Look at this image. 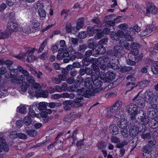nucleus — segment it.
<instances>
[{"instance_id":"nucleus-1","label":"nucleus","mask_w":158,"mask_h":158,"mask_svg":"<svg viewBox=\"0 0 158 158\" xmlns=\"http://www.w3.org/2000/svg\"><path fill=\"white\" fill-rule=\"evenodd\" d=\"M93 75H92L91 77H87L84 82V85L87 88V89L85 88L78 89L77 91V95H82L86 98H89L91 96L93 95V93L91 91V90L93 89L94 88L93 80H91V78L93 77Z\"/></svg>"},{"instance_id":"nucleus-2","label":"nucleus","mask_w":158,"mask_h":158,"mask_svg":"<svg viewBox=\"0 0 158 158\" xmlns=\"http://www.w3.org/2000/svg\"><path fill=\"white\" fill-rule=\"evenodd\" d=\"M41 86L38 83H35L31 87V89L29 90L28 93L30 94H37L38 96L44 98H47L48 95V93L47 90H43L41 89Z\"/></svg>"},{"instance_id":"nucleus-3","label":"nucleus","mask_w":158,"mask_h":158,"mask_svg":"<svg viewBox=\"0 0 158 158\" xmlns=\"http://www.w3.org/2000/svg\"><path fill=\"white\" fill-rule=\"evenodd\" d=\"M141 110L140 108L137 107L136 105L133 103H131L126 107V111L130 115V119L133 123L134 122H137L135 116L139 114Z\"/></svg>"},{"instance_id":"nucleus-4","label":"nucleus","mask_w":158,"mask_h":158,"mask_svg":"<svg viewBox=\"0 0 158 158\" xmlns=\"http://www.w3.org/2000/svg\"><path fill=\"white\" fill-rule=\"evenodd\" d=\"M131 123L132 125L131 127L129 130L130 135L133 137H135L139 133L141 132L143 130V126L141 124L139 123V122H134L133 123L131 120Z\"/></svg>"},{"instance_id":"nucleus-5","label":"nucleus","mask_w":158,"mask_h":158,"mask_svg":"<svg viewBox=\"0 0 158 158\" xmlns=\"http://www.w3.org/2000/svg\"><path fill=\"white\" fill-rule=\"evenodd\" d=\"M101 79L105 82L109 83L115 77V74L112 72L108 71L106 74L102 73L100 75Z\"/></svg>"},{"instance_id":"nucleus-6","label":"nucleus","mask_w":158,"mask_h":158,"mask_svg":"<svg viewBox=\"0 0 158 158\" xmlns=\"http://www.w3.org/2000/svg\"><path fill=\"white\" fill-rule=\"evenodd\" d=\"M144 98L145 101L149 104H151L152 101L154 102L157 98V96L155 95L150 90H147L144 93Z\"/></svg>"},{"instance_id":"nucleus-7","label":"nucleus","mask_w":158,"mask_h":158,"mask_svg":"<svg viewBox=\"0 0 158 158\" xmlns=\"http://www.w3.org/2000/svg\"><path fill=\"white\" fill-rule=\"evenodd\" d=\"M6 30L10 35L14 31L18 30V25L13 21H10L7 23V27Z\"/></svg>"},{"instance_id":"nucleus-8","label":"nucleus","mask_w":158,"mask_h":158,"mask_svg":"<svg viewBox=\"0 0 158 158\" xmlns=\"http://www.w3.org/2000/svg\"><path fill=\"white\" fill-rule=\"evenodd\" d=\"M124 35V32L121 30H119L117 31H111L110 36L113 40L116 41H118L120 38V36Z\"/></svg>"},{"instance_id":"nucleus-9","label":"nucleus","mask_w":158,"mask_h":158,"mask_svg":"<svg viewBox=\"0 0 158 158\" xmlns=\"http://www.w3.org/2000/svg\"><path fill=\"white\" fill-rule=\"evenodd\" d=\"M139 114L140 116L138 118L139 120L138 121L139 122L141 121L145 125L148 124L150 120L149 117L148 115H146V113L142 110L140 111Z\"/></svg>"},{"instance_id":"nucleus-10","label":"nucleus","mask_w":158,"mask_h":158,"mask_svg":"<svg viewBox=\"0 0 158 158\" xmlns=\"http://www.w3.org/2000/svg\"><path fill=\"white\" fill-rule=\"evenodd\" d=\"M139 94H138L137 95L135 96L133 99V100L135 102V105H136L139 108L143 107L145 106L144 99L142 97H138Z\"/></svg>"},{"instance_id":"nucleus-11","label":"nucleus","mask_w":158,"mask_h":158,"mask_svg":"<svg viewBox=\"0 0 158 158\" xmlns=\"http://www.w3.org/2000/svg\"><path fill=\"white\" fill-rule=\"evenodd\" d=\"M52 97L54 99H58L60 97L73 99L75 97V94L73 93H71L69 94L67 93H64L62 94L61 95L58 94H53Z\"/></svg>"},{"instance_id":"nucleus-12","label":"nucleus","mask_w":158,"mask_h":158,"mask_svg":"<svg viewBox=\"0 0 158 158\" xmlns=\"http://www.w3.org/2000/svg\"><path fill=\"white\" fill-rule=\"evenodd\" d=\"M122 49L119 45L115 46L113 50H110L107 52L108 55L111 56H118L121 52Z\"/></svg>"},{"instance_id":"nucleus-13","label":"nucleus","mask_w":158,"mask_h":158,"mask_svg":"<svg viewBox=\"0 0 158 158\" xmlns=\"http://www.w3.org/2000/svg\"><path fill=\"white\" fill-rule=\"evenodd\" d=\"M7 152L9 150L8 145L6 143L5 139L2 137L0 138V152Z\"/></svg>"},{"instance_id":"nucleus-14","label":"nucleus","mask_w":158,"mask_h":158,"mask_svg":"<svg viewBox=\"0 0 158 158\" xmlns=\"http://www.w3.org/2000/svg\"><path fill=\"white\" fill-rule=\"evenodd\" d=\"M148 7L146 9V14L147 15L150 14V13L153 14H157L158 12V10L154 4L152 3L149 4L148 6Z\"/></svg>"},{"instance_id":"nucleus-15","label":"nucleus","mask_w":158,"mask_h":158,"mask_svg":"<svg viewBox=\"0 0 158 158\" xmlns=\"http://www.w3.org/2000/svg\"><path fill=\"white\" fill-rule=\"evenodd\" d=\"M154 26L152 24H148L146 27L145 30L142 31L140 33L142 36H144L147 35L151 33L153 31V28Z\"/></svg>"},{"instance_id":"nucleus-16","label":"nucleus","mask_w":158,"mask_h":158,"mask_svg":"<svg viewBox=\"0 0 158 158\" xmlns=\"http://www.w3.org/2000/svg\"><path fill=\"white\" fill-rule=\"evenodd\" d=\"M30 24L33 25L32 27V32L34 33L40 30V23L37 21L33 20L30 21Z\"/></svg>"},{"instance_id":"nucleus-17","label":"nucleus","mask_w":158,"mask_h":158,"mask_svg":"<svg viewBox=\"0 0 158 158\" xmlns=\"http://www.w3.org/2000/svg\"><path fill=\"white\" fill-rule=\"evenodd\" d=\"M115 15L114 14H111L109 15H107L105 17V19L106 21L105 23L110 26H115V23L114 20H110L114 18Z\"/></svg>"},{"instance_id":"nucleus-18","label":"nucleus","mask_w":158,"mask_h":158,"mask_svg":"<svg viewBox=\"0 0 158 158\" xmlns=\"http://www.w3.org/2000/svg\"><path fill=\"white\" fill-rule=\"evenodd\" d=\"M109 130L110 133L113 135H116L118 134L120 131V130L114 124L111 125L110 126Z\"/></svg>"},{"instance_id":"nucleus-19","label":"nucleus","mask_w":158,"mask_h":158,"mask_svg":"<svg viewBox=\"0 0 158 158\" xmlns=\"http://www.w3.org/2000/svg\"><path fill=\"white\" fill-rule=\"evenodd\" d=\"M119 127L123 130H126L128 125L127 120L125 119H122L118 123Z\"/></svg>"},{"instance_id":"nucleus-20","label":"nucleus","mask_w":158,"mask_h":158,"mask_svg":"<svg viewBox=\"0 0 158 158\" xmlns=\"http://www.w3.org/2000/svg\"><path fill=\"white\" fill-rule=\"evenodd\" d=\"M81 95L80 97L79 96L77 98H75L73 100V102L76 105H79L80 107L82 106L84 104V99L82 96H83L82 95Z\"/></svg>"},{"instance_id":"nucleus-21","label":"nucleus","mask_w":158,"mask_h":158,"mask_svg":"<svg viewBox=\"0 0 158 158\" xmlns=\"http://www.w3.org/2000/svg\"><path fill=\"white\" fill-rule=\"evenodd\" d=\"M20 86L19 89H21V94H23L26 91L28 88V91L29 90H30L31 89H31L30 88V86H29L28 87V85L27 83L26 82H24L21 84L20 85H19Z\"/></svg>"},{"instance_id":"nucleus-22","label":"nucleus","mask_w":158,"mask_h":158,"mask_svg":"<svg viewBox=\"0 0 158 158\" xmlns=\"http://www.w3.org/2000/svg\"><path fill=\"white\" fill-rule=\"evenodd\" d=\"M149 126L153 129H156L158 127V117L152 118L149 124Z\"/></svg>"},{"instance_id":"nucleus-23","label":"nucleus","mask_w":158,"mask_h":158,"mask_svg":"<svg viewBox=\"0 0 158 158\" xmlns=\"http://www.w3.org/2000/svg\"><path fill=\"white\" fill-rule=\"evenodd\" d=\"M145 129L143 127V130H142L141 131V138L144 139H150L151 138V135L150 133L149 132H145Z\"/></svg>"},{"instance_id":"nucleus-24","label":"nucleus","mask_w":158,"mask_h":158,"mask_svg":"<svg viewBox=\"0 0 158 158\" xmlns=\"http://www.w3.org/2000/svg\"><path fill=\"white\" fill-rule=\"evenodd\" d=\"M65 80V76H63L62 75L60 74L58 75V78L53 77L52 78L53 82L57 84L60 83L61 81H64Z\"/></svg>"},{"instance_id":"nucleus-25","label":"nucleus","mask_w":158,"mask_h":158,"mask_svg":"<svg viewBox=\"0 0 158 158\" xmlns=\"http://www.w3.org/2000/svg\"><path fill=\"white\" fill-rule=\"evenodd\" d=\"M135 83L134 82H129L126 85V89L127 90L125 92V94L128 92L132 91L133 89L136 86L135 85Z\"/></svg>"},{"instance_id":"nucleus-26","label":"nucleus","mask_w":158,"mask_h":158,"mask_svg":"<svg viewBox=\"0 0 158 158\" xmlns=\"http://www.w3.org/2000/svg\"><path fill=\"white\" fill-rule=\"evenodd\" d=\"M84 18L79 19L77 20V23L76 27V30L77 31L79 30L80 28L83 27L84 24Z\"/></svg>"},{"instance_id":"nucleus-27","label":"nucleus","mask_w":158,"mask_h":158,"mask_svg":"<svg viewBox=\"0 0 158 158\" xmlns=\"http://www.w3.org/2000/svg\"><path fill=\"white\" fill-rule=\"evenodd\" d=\"M87 47L90 49L94 48L97 46L98 44L94 41V40L89 39L88 41Z\"/></svg>"},{"instance_id":"nucleus-28","label":"nucleus","mask_w":158,"mask_h":158,"mask_svg":"<svg viewBox=\"0 0 158 158\" xmlns=\"http://www.w3.org/2000/svg\"><path fill=\"white\" fill-rule=\"evenodd\" d=\"M151 70L153 74H156L158 73V61L152 65Z\"/></svg>"},{"instance_id":"nucleus-29","label":"nucleus","mask_w":158,"mask_h":158,"mask_svg":"<svg viewBox=\"0 0 158 158\" xmlns=\"http://www.w3.org/2000/svg\"><path fill=\"white\" fill-rule=\"evenodd\" d=\"M96 25H94L93 27H88L87 28V31L88 35L89 36H92L94 32V31H96L97 29H95Z\"/></svg>"},{"instance_id":"nucleus-30","label":"nucleus","mask_w":158,"mask_h":158,"mask_svg":"<svg viewBox=\"0 0 158 158\" xmlns=\"http://www.w3.org/2000/svg\"><path fill=\"white\" fill-rule=\"evenodd\" d=\"M93 84L94 88H100L102 85L101 81L97 78L93 81Z\"/></svg>"},{"instance_id":"nucleus-31","label":"nucleus","mask_w":158,"mask_h":158,"mask_svg":"<svg viewBox=\"0 0 158 158\" xmlns=\"http://www.w3.org/2000/svg\"><path fill=\"white\" fill-rule=\"evenodd\" d=\"M47 102H40L39 104V106L38 107L40 110H46L47 108Z\"/></svg>"},{"instance_id":"nucleus-32","label":"nucleus","mask_w":158,"mask_h":158,"mask_svg":"<svg viewBox=\"0 0 158 158\" xmlns=\"http://www.w3.org/2000/svg\"><path fill=\"white\" fill-rule=\"evenodd\" d=\"M46 114L47 113L44 112V111H42L40 114L44 122L45 123H47L49 120V117L46 115Z\"/></svg>"},{"instance_id":"nucleus-33","label":"nucleus","mask_w":158,"mask_h":158,"mask_svg":"<svg viewBox=\"0 0 158 158\" xmlns=\"http://www.w3.org/2000/svg\"><path fill=\"white\" fill-rule=\"evenodd\" d=\"M97 34L95 36V38L96 40H98L103 37L104 36V34L102 30H99L97 29Z\"/></svg>"},{"instance_id":"nucleus-34","label":"nucleus","mask_w":158,"mask_h":158,"mask_svg":"<svg viewBox=\"0 0 158 158\" xmlns=\"http://www.w3.org/2000/svg\"><path fill=\"white\" fill-rule=\"evenodd\" d=\"M142 150L144 153L150 154V153L152 150V148L150 147L147 144L143 147Z\"/></svg>"},{"instance_id":"nucleus-35","label":"nucleus","mask_w":158,"mask_h":158,"mask_svg":"<svg viewBox=\"0 0 158 158\" xmlns=\"http://www.w3.org/2000/svg\"><path fill=\"white\" fill-rule=\"evenodd\" d=\"M38 13L40 17L45 18L46 17V13L43 8L40 7L38 10Z\"/></svg>"},{"instance_id":"nucleus-36","label":"nucleus","mask_w":158,"mask_h":158,"mask_svg":"<svg viewBox=\"0 0 158 158\" xmlns=\"http://www.w3.org/2000/svg\"><path fill=\"white\" fill-rule=\"evenodd\" d=\"M17 68L19 71L23 73L24 76L26 77L29 76V73L26 70L24 69L20 65H18Z\"/></svg>"},{"instance_id":"nucleus-37","label":"nucleus","mask_w":158,"mask_h":158,"mask_svg":"<svg viewBox=\"0 0 158 158\" xmlns=\"http://www.w3.org/2000/svg\"><path fill=\"white\" fill-rule=\"evenodd\" d=\"M26 133L30 136L33 137L35 136L37 134L36 131L34 129L27 130Z\"/></svg>"},{"instance_id":"nucleus-38","label":"nucleus","mask_w":158,"mask_h":158,"mask_svg":"<svg viewBox=\"0 0 158 158\" xmlns=\"http://www.w3.org/2000/svg\"><path fill=\"white\" fill-rule=\"evenodd\" d=\"M135 137H131L130 138V139L129 141V143L131 144L132 146H133V148L132 149L131 151H132L133 149L136 147L137 145L136 143V140L135 139Z\"/></svg>"},{"instance_id":"nucleus-39","label":"nucleus","mask_w":158,"mask_h":158,"mask_svg":"<svg viewBox=\"0 0 158 158\" xmlns=\"http://www.w3.org/2000/svg\"><path fill=\"white\" fill-rule=\"evenodd\" d=\"M108 66L114 70L118 69H119V66L118 64L112 61L110 62V63L108 64Z\"/></svg>"},{"instance_id":"nucleus-40","label":"nucleus","mask_w":158,"mask_h":158,"mask_svg":"<svg viewBox=\"0 0 158 158\" xmlns=\"http://www.w3.org/2000/svg\"><path fill=\"white\" fill-rule=\"evenodd\" d=\"M9 35L6 30L4 31V33L0 32V39L7 38Z\"/></svg>"},{"instance_id":"nucleus-41","label":"nucleus","mask_w":158,"mask_h":158,"mask_svg":"<svg viewBox=\"0 0 158 158\" xmlns=\"http://www.w3.org/2000/svg\"><path fill=\"white\" fill-rule=\"evenodd\" d=\"M147 113L148 115L152 118H156L157 116L156 114L154 111L151 110V109L150 108L147 111Z\"/></svg>"},{"instance_id":"nucleus-42","label":"nucleus","mask_w":158,"mask_h":158,"mask_svg":"<svg viewBox=\"0 0 158 158\" xmlns=\"http://www.w3.org/2000/svg\"><path fill=\"white\" fill-rule=\"evenodd\" d=\"M132 67L131 66H123L120 69V71L123 73L128 72L132 69Z\"/></svg>"},{"instance_id":"nucleus-43","label":"nucleus","mask_w":158,"mask_h":158,"mask_svg":"<svg viewBox=\"0 0 158 158\" xmlns=\"http://www.w3.org/2000/svg\"><path fill=\"white\" fill-rule=\"evenodd\" d=\"M83 64L86 66L89 65L91 63L90 59L89 58L84 57L82 60Z\"/></svg>"},{"instance_id":"nucleus-44","label":"nucleus","mask_w":158,"mask_h":158,"mask_svg":"<svg viewBox=\"0 0 158 158\" xmlns=\"http://www.w3.org/2000/svg\"><path fill=\"white\" fill-rule=\"evenodd\" d=\"M23 121L24 124L27 126L29 125L32 122L31 118L27 116L25 117L24 118Z\"/></svg>"},{"instance_id":"nucleus-45","label":"nucleus","mask_w":158,"mask_h":158,"mask_svg":"<svg viewBox=\"0 0 158 158\" xmlns=\"http://www.w3.org/2000/svg\"><path fill=\"white\" fill-rule=\"evenodd\" d=\"M47 41L46 40L43 42L39 48L38 49V50H37L38 52L40 53L43 50L44 47L47 44Z\"/></svg>"},{"instance_id":"nucleus-46","label":"nucleus","mask_w":158,"mask_h":158,"mask_svg":"<svg viewBox=\"0 0 158 158\" xmlns=\"http://www.w3.org/2000/svg\"><path fill=\"white\" fill-rule=\"evenodd\" d=\"M123 36H124L125 39L128 41H132L134 40V38L133 37V36L130 34H126L124 33V35Z\"/></svg>"},{"instance_id":"nucleus-47","label":"nucleus","mask_w":158,"mask_h":158,"mask_svg":"<svg viewBox=\"0 0 158 158\" xmlns=\"http://www.w3.org/2000/svg\"><path fill=\"white\" fill-rule=\"evenodd\" d=\"M47 143V142L46 141H43L42 142L39 143L36 145H34L32 146H31V148H34L43 146L44 145H46Z\"/></svg>"},{"instance_id":"nucleus-48","label":"nucleus","mask_w":158,"mask_h":158,"mask_svg":"<svg viewBox=\"0 0 158 158\" xmlns=\"http://www.w3.org/2000/svg\"><path fill=\"white\" fill-rule=\"evenodd\" d=\"M27 77L26 80L29 83L32 84V85L31 87L33 86V85L35 83H34V78L32 76H30L29 75Z\"/></svg>"},{"instance_id":"nucleus-49","label":"nucleus","mask_w":158,"mask_h":158,"mask_svg":"<svg viewBox=\"0 0 158 158\" xmlns=\"http://www.w3.org/2000/svg\"><path fill=\"white\" fill-rule=\"evenodd\" d=\"M87 48V45L85 44L80 45L79 46L78 49V51L81 52H85Z\"/></svg>"},{"instance_id":"nucleus-50","label":"nucleus","mask_w":158,"mask_h":158,"mask_svg":"<svg viewBox=\"0 0 158 158\" xmlns=\"http://www.w3.org/2000/svg\"><path fill=\"white\" fill-rule=\"evenodd\" d=\"M108 42V39L107 37H105L102 39L98 42V45L101 46L106 45Z\"/></svg>"},{"instance_id":"nucleus-51","label":"nucleus","mask_w":158,"mask_h":158,"mask_svg":"<svg viewBox=\"0 0 158 158\" xmlns=\"http://www.w3.org/2000/svg\"><path fill=\"white\" fill-rule=\"evenodd\" d=\"M157 98L155 99V101L153 102H152V103L150 104H151V107L152 108H153L154 109H156V110L158 109V102H157Z\"/></svg>"},{"instance_id":"nucleus-52","label":"nucleus","mask_w":158,"mask_h":158,"mask_svg":"<svg viewBox=\"0 0 158 158\" xmlns=\"http://www.w3.org/2000/svg\"><path fill=\"white\" fill-rule=\"evenodd\" d=\"M97 146L99 149H104L106 147L105 143L102 141L99 142L97 144Z\"/></svg>"},{"instance_id":"nucleus-53","label":"nucleus","mask_w":158,"mask_h":158,"mask_svg":"<svg viewBox=\"0 0 158 158\" xmlns=\"http://www.w3.org/2000/svg\"><path fill=\"white\" fill-rule=\"evenodd\" d=\"M26 56H27V58L26 59V61L28 62H33L35 60V57L33 55H30Z\"/></svg>"},{"instance_id":"nucleus-54","label":"nucleus","mask_w":158,"mask_h":158,"mask_svg":"<svg viewBox=\"0 0 158 158\" xmlns=\"http://www.w3.org/2000/svg\"><path fill=\"white\" fill-rule=\"evenodd\" d=\"M99 54H103L106 52L105 48L103 46H100L97 49Z\"/></svg>"},{"instance_id":"nucleus-55","label":"nucleus","mask_w":158,"mask_h":158,"mask_svg":"<svg viewBox=\"0 0 158 158\" xmlns=\"http://www.w3.org/2000/svg\"><path fill=\"white\" fill-rule=\"evenodd\" d=\"M73 101L72 100H66L65 101L63 102V104L64 106H74L73 103Z\"/></svg>"},{"instance_id":"nucleus-56","label":"nucleus","mask_w":158,"mask_h":158,"mask_svg":"<svg viewBox=\"0 0 158 158\" xmlns=\"http://www.w3.org/2000/svg\"><path fill=\"white\" fill-rule=\"evenodd\" d=\"M18 134L17 132L15 131H11L10 135V137L12 139H14L18 137Z\"/></svg>"},{"instance_id":"nucleus-57","label":"nucleus","mask_w":158,"mask_h":158,"mask_svg":"<svg viewBox=\"0 0 158 158\" xmlns=\"http://www.w3.org/2000/svg\"><path fill=\"white\" fill-rule=\"evenodd\" d=\"M23 33L26 34H29L32 32V30H31V28L28 26H27L25 27L22 29Z\"/></svg>"},{"instance_id":"nucleus-58","label":"nucleus","mask_w":158,"mask_h":158,"mask_svg":"<svg viewBox=\"0 0 158 158\" xmlns=\"http://www.w3.org/2000/svg\"><path fill=\"white\" fill-rule=\"evenodd\" d=\"M148 144L147 145H148L152 148L156 144V141L153 139L148 140Z\"/></svg>"},{"instance_id":"nucleus-59","label":"nucleus","mask_w":158,"mask_h":158,"mask_svg":"<svg viewBox=\"0 0 158 158\" xmlns=\"http://www.w3.org/2000/svg\"><path fill=\"white\" fill-rule=\"evenodd\" d=\"M17 109H19V112L22 114L25 113L27 112L26 108L24 106H22L19 107H18Z\"/></svg>"},{"instance_id":"nucleus-60","label":"nucleus","mask_w":158,"mask_h":158,"mask_svg":"<svg viewBox=\"0 0 158 158\" xmlns=\"http://www.w3.org/2000/svg\"><path fill=\"white\" fill-rule=\"evenodd\" d=\"M129 55L128 56V59H126V62L127 64L131 66H134L136 64V62L133 61L129 59Z\"/></svg>"},{"instance_id":"nucleus-61","label":"nucleus","mask_w":158,"mask_h":158,"mask_svg":"<svg viewBox=\"0 0 158 158\" xmlns=\"http://www.w3.org/2000/svg\"><path fill=\"white\" fill-rule=\"evenodd\" d=\"M18 137L21 139L25 140L27 139V135L23 133H19L18 134Z\"/></svg>"},{"instance_id":"nucleus-62","label":"nucleus","mask_w":158,"mask_h":158,"mask_svg":"<svg viewBox=\"0 0 158 158\" xmlns=\"http://www.w3.org/2000/svg\"><path fill=\"white\" fill-rule=\"evenodd\" d=\"M139 53V50L138 48H134L131 50L130 54H131L134 56L137 55Z\"/></svg>"},{"instance_id":"nucleus-63","label":"nucleus","mask_w":158,"mask_h":158,"mask_svg":"<svg viewBox=\"0 0 158 158\" xmlns=\"http://www.w3.org/2000/svg\"><path fill=\"white\" fill-rule=\"evenodd\" d=\"M122 102L120 101H117L113 105L119 110L121 107Z\"/></svg>"},{"instance_id":"nucleus-64","label":"nucleus","mask_w":158,"mask_h":158,"mask_svg":"<svg viewBox=\"0 0 158 158\" xmlns=\"http://www.w3.org/2000/svg\"><path fill=\"white\" fill-rule=\"evenodd\" d=\"M111 142L114 143H118L120 141V139L117 137L111 136L110 137Z\"/></svg>"}]
</instances>
